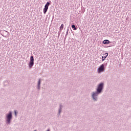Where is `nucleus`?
I'll return each instance as SVG.
<instances>
[{"mask_svg":"<svg viewBox=\"0 0 131 131\" xmlns=\"http://www.w3.org/2000/svg\"><path fill=\"white\" fill-rule=\"evenodd\" d=\"M103 90H104V83L101 82L97 85L96 91L93 92L92 93L91 98L94 102L98 101V100H99V95H101L103 93Z\"/></svg>","mask_w":131,"mask_h":131,"instance_id":"1","label":"nucleus"},{"mask_svg":"<svg viewBox=\"0 0 131 131\" xmlns=\"http://www.w3.org/2000/svg\"><path fill=\"white\" fill-rule=\"evenodd\" d=\"M13 119V113L12 111H9L8 114L6 115L5 120L6 124H11L12 120Z\"/></svg>","mask_w":131,"mask_h":131,"instance_id":"2","label":"nucleus"},{"mask_svg":"<svg viewBox=\"0 0 131 131\" xmlns=\"http://www.w3.org/2000/svg\"><path fill=\"white\" fill-rule=\"evenodd\" d=\"M105 66H107V63H103L97 69L98 73H102V72H104V71H105Z\"/></svg>","mask_w":131,"mask_h":131,"instance_id":"3","label":"nucleus"},{"mask_svg":"<svg viewBox=\"0 0 131 131\" xmlns=\"http://www.w3.org/2000/svg\"><path fill=\"white\" fill-rule=\"evenodd\" d=\"M33 65H34V58L33 56L32 55L30 58V61L29 63V69H31L32 67H33Z\"/></svg>","mask_w":131,"mask_h":131,"instance_id":"4","label":"nucleus"},{"mask_svg":"<svg viewBox=\"0 0 131 131\" xmlns=\"http://www.w3.org/2000/svg\"><path fill=\"white\" fill-rule=\"evenodd\" d=\"M51 5V3L48 2L45 6V8L43 9V14H47L48 10H49V6Z\"/></svg>","mask_w":131,"mask_h":131,"instance_id":"5","label":"nucleus"},{"mask_svg":"<svg viewBox=\"0 0 131 131\" xmlns=\"http://www.w3.org/2000/svg\"><path fill=\"white\" fill-rule=\"evenodd\" d=\"M63 109V106L62 105V103L59 104V108H58V115H61V112H62V110Z\"/></svg>","mask_w":131,"mask_h":131,"instance_id":"6","label":"nucleus"},{"mask_svg":"<svg viewBox=\"0 0 131 131\" xmlns=\"http://www.w3.org/2000/svg\"><path fill=\"white\" fill-rule=\"evenodd\" d=\"M41 83V79H39L37 84V90L38 91H40V84Z\"/></svg>","mask_w":131,"mask_h":131,"instance_id":"7","label":"nucleus"},{"mask_svg":"<svg viewBox=\"0 0 131 131\" xmlns=\"http://www.w3.org/2000/svg\"><path fill=\"white\" fill-rule=\"evenodd\" d=\"M63 28H64V25L61 24V26L60 27V30L58 32V36L60 35V32H62V30H63Z\"/></svg>","mask_w":131,"mask_h":131,"instance_id":"8","label":"nucleus"},{"mask_svg":"<svg viewBox=\"0 0 131 131\" xmlns=\"http://www.w3.org/2000/svg\"><path fill=\"white\" fill-rule=\"evenodd\" d=\"M102 42H103V45H108V44L110 43V42H110V41H109V40H108V39H105V40H103Z\"/></svg>","mask_w":131,"mask_h":131,"instance_id":"9","label":"nucleus"},{"mask_svg":"<svg viewBox=\"0 0 131 131\" xmlns=\"http://www.w3.org/2000/svg\"><path fill=\"white\" fill-rule=\"evenodd\" d=\"M72 28L73 29V30H77V27H76L74 25H72Z\"/></svg>","mask_w":131,"mask_h":131,"instance_id":"10","label":"nucleus"},{"mask_svg":"<svg viewBox=\"0 0 131 131\" xmlns=\"http://www.w3.org/2000/svg\"><path fill=\"white\" fill-rule=\"evenodd\" d=\"M103 56L104 57V59H106L108 57V53L104 54Z\"/></svg>","mask_w":131,"mask_h":131,"instance_id":"11","label":"nucleus"},{"mask_svg":"<svg viewBox=\"0 0 131 131\" xmlns=\"http://www.w3.org/2000/svg\"><path fill=\"white\" fill-rule=\"evenodd\" d=\"M67 35H68V31H67L66 34L65 35V37H64V40H66V38L67 37Z\"/></svg>","mask_w":131,"mask_h":131,"instance_id":"12","label":"nucleus"},{"mask_svg":"<svg viewBox=\"0 0 131 131\" xmlns=\"http://www.w3.org/2000/svg\"><path fill=\"white\" fill-rule=\"evenodd\" d=\"M14 114H15V116H17V111L16 110L14 111Z\"/></svg>","mask_w":131,"mask_h":131,"instance_id":"13","label":"nucleus"},{"mask_svg":"<svg viewBox=\"0 0 131 131\" xmlns=\"http://www.w3.org/2000/svg\"><path fill=\"white\" fill-rule=\"evenodd\" d=\"M105 58L103 56H102V60L104 61L105 60Z\"/></svg>","mask_w":131,"mask_h":131,"instance_id":"14","label":"nucleus"},{"mask_svg":"<svg viewBox=\"0 0 131 131\" xmlns=\"http://www.w3.org/2000/svg\"><path fill=\"white\" fill-rule=\"evenodd\" d=\"M67 31L68 32V31H69V29H68Z\"/></svg>","mask_w":131,"mask_h":131,"instance_id":"15","label":"nucleus"},{"mask_svg":"<svg viewBox=\"0 0 131 131\" xmlns=\"http://www.w3.org/2000/svg\"><path fill=\"white\" fill-rule=\"evenodd\" d=\"M47 131H50V129H48Z\"/></svg>","mask_w":131,"mask_h":131,"instance_id":"16","label":"nucleus"},{"mask_svg":"<svg viewBox=\"0 0 131 131\" xmlns=\"http://www.w3.org/2000/svg\"><path fill=\"white\" fill-rule=\"evenodd\" d=\"M34 131H36V130H34Z\"/></svg>","mask_w":131,"mask_h":131,"instance_id":"17","label":"nucleus"}]
</instances>
